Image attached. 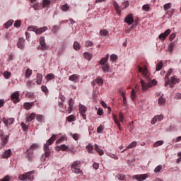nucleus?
I'll return each mask as SVG.
<instances>
[{"instance_id":"f257e3e1","label":"nucleus","mask_w":181,"mask_h":181,"mask_svg":"<svg viewBox=\"0 0 181 181\" xmlns=\"http://www.w3.org/2000/svg\"><path fill=\"white\" fill-rule=\"evenodd\" d=\"M57 135L53 134L52 137L47 140V144L44 145V151H45V155L46 158H49L50 156V154L52 153L50 152V148H49V145H52L54 141H56Z\"/></svg>"},{"instance_id":"f03ea898","label":"nucleus","mask_w":181,"mask_h":181,"mask_svg":"<svg viewBox=\"0 0 181 181\" xmlns=\"http://www.w3.org/2000/svg\"><path fill=\"white\" fill-rule=\"evenodd\" d=\"M80 168H81V161L76 160L71 164V170L76 175H83V170Z\"/></svg>"},{"instance_id":"7ed1b4c3","label":"nucleus","mask_w":181,"mask_h":181,"mask_svg":"<svg viewBox=\"0 0 181 181\" xmlns=\"http://www.w3.org/2000/svg\"><path fill=\"white\" fill-rule=\"evenodd\" d=\"M113 6L117 15L119 16L121 15V9L122 11H123V9H126V8H128V6H129V2L128 1H126L122 3V6H119V5H118V3H117V1H114Z\"/></svg>"},{"instance_id":"20e7f679","label":"nucleus","mask_w":181,"mask_h":181,"mask_svg":"<svg viewBox=\"0 0 181 181\" xmlns=\"http://www.w3.org/2000/svg\"><path fill=\"white\" fill-rule=\"evenodd\" d=\"M36 149H39V145L36 143H34L30 146V149H27L25 152V158L30 159L33 155V151H36Z\"/></svg>"},{"instance_id":"39448f33","label":"nucleus","mask_w":181,"mask_h":181,"mask_svg":"<svg viewBox=\"0 0 181 181\" xmlns=\"http://www.w3.org/2000/svg\"><path fill=\"white\" fill-rule=\"evenodd\" d=\"M35 174V171H29L24 174H21L18 176V179L20 180H26L28 179V180H33V175Z\"/></svg>"},{"instance_id":"423d86ee","label":"nucleus","mask_w":181,"mask_h":181,"mask_svg":"<svg viewBox=\"0 0 181 181\" xmlns=\"http://www.w3.org/2000/svg\"><path fill=\"white\" fill-rule=\"evenodd\" d=\"M0 139H1V144H0V149H2L6 144H8V141L9 139V136L5 135L3 130H0Z\"/></svg>"},{"instance_id":"0eeeda50","label":"nucleus","mask_w":181,"mask_h":181,"mask_svg":"<svg viewBox=\"0 0 181 181\" xmlns=\"http://www.w3.org/2000/svg\"><path fill=\"white\" fill-rule=\"evenodd\" d=\"M113 119L115 124H117V127L119 128V131H121L122 128L121 127V123H119V122H124V115H119V119H118V116L113 115Z\"/></svg>"},{"instance_id":"6e6552de","label":"nucleus","mask_w":181,"mask_h":181,"mask_svg":"<svg viewBox=\"0 0 181 181\" xmlns=\"http://www.w3.org/2000/svg\"><path fill=\"white\" fill-rule=\"evenodd\" d=\"M39 42L40 45L37 47V50H46L47 49V45H46L45 36L40 37Z\"/></svg>"},{"instance_id":"1a4fd4ad","label":"nucleus","mask_w":181,"mask_h":181,"mask_svg":"<svg viewBox=\"0 0 181 181\" xmlns=\"http://www.w3.org/2000/svg\"><path fill=\"white\" fill-rule=\"evenodd\" d=\"M139 73H141L145 78L149 79V71H148V68L146 66H144L143 68L140 66H138Z\"/></svg>"},{"instance_id":"9d476101","label":"nucleus","mask_w":181,"mask_h":181,"mask_svg":"<svg viewBox=\"0 0 181 181\" xmlns=\"http://www.w3.org/2000/svg\"><path fill=\"white\" fill-rule=\"evenodd\" d=\"M148 177V174H140V175H134L132 176V179L136 180L137 181H144L146 180Z\"/></svg>"},{"instance_id":"9b49d317","label":"nucleus","mask_w":181,"mask_h":181,"mask_svg":"<svg viewBox=\"0 0 181 181\" xmlns=\"http://www.w3.org/2000/svg\"><path fill=\"white\" fill-rule=\"evenodd\" d=\"M19 95L20 94L18 91H16L11 94V98L13 103H14V104H18V103H19Z\"/></svg>"},{"instance_id":"f8f14e48","label":"nucleus","mask_w":181,"mask_h":181,"mask_svg":"<svg viewBox=\"0 0 181 181\" xmlns=\"http://www.w3.org/2000/svg\"><path fill=\"white\" fill-rule=\"evenodd\" d=\"M172 73H173V69H170L165 76V87H167V86H169V84H170V79H169V77H170V74H172Z\"/></svg>"},{"instance_id":"ddd939ff","label":"nucleus","mask_w":181,"mask_h":181,"mask_svg":"<svg viewBox=\"0 0 181 181\" xmlns=\"http://www.w3.org/2000/svg\"><path fill=\"white\" fill-rule=\"evenodd\" d=\"M177 83H180V79L176 78V76H172L169 83L170 88H173L175 84H177Z\"/></svg>"},{"instance_id":"4468645a","label":"nucleus","mask_w":181,"mask_h":181,"mask_svg":"<svg viewBox=\"0 0 181 181\" xmlns=\"http://www.w3.org/2000/svg\"><path fill=\"white\" fill-rule=\"evenodd\" d=\"M17 47L21 50H23L25 49V39L23 37H20L17 42Z\"/></svg>"},{"instance_id":"2eb2a0df","label":"nucleus","mask_w":181,"mask_h":181,"mask_svg":"<svg viewBox=\"0 0 181 181\" xmlns=\"http://www.w3.org/2000/svg\"><path fill=\"white\" fill-rule=\"evenodd\" d=\"M124 22L127 23V25H132L134 23V15L132 13H129L124 18Z\"/></svg>"},{"instance_id":"dca6fc26","label":"nucleus","mask_w":181,"mask_h":181,"mask_svg":"<svg viewBox=\"0 0 181 181\" xmlns=\"http://www.w3.org/2000/svg\"><path fill=\"white\" fill-rule=\"evenodd\" d=\"M69 107L67 108L66 112L68 114H71V112L73 111V107H74V100H73V98H71L68 101Z\"/></svg>"},{"instance_id":"f3484780","label":"nucleus","mask_w":181,"mask_h":181,"mask_svg":"<svg viewBox=\"0 0 181 181\" xmlns=\"http://www.w3.org/2000/svg\"><path fill=\"white\" fill-rule=\"evenodd\" d=\"M170 32H171L170 29H168L163 33H161L158 36V39H160V40H165V39H166V37L170 35Z\"/></svg>"},{"instance_id":"a211bd4d","label":"nucleus","mask_w":181,"mask_h":181,"mask_svg":"<svg viewBox=\"0 0 181 181\" xmlns=\"http://www.w3.org/2000/svg\"><path fill=\"white\" fill-rule=\"evenodd\" d=\"M2 121L4 124L6 125V127H8V125H12L13 124V122H15V119L14 118L6 119L4 117Z\"/></svg>"},{"instance_id":"6ab92c4d","label":"nucleus","mask_w":181,"mask_h":181,"mask_svg":"<svg viewBox=\"0 0 181 181\" xmlns=\"http://www.w3.org/2000/svg\"><path fill=\"white\" fill-rule=\"evenodd\" d=\"M162 119H163V115H158L152 119L151 124L154 125V124H156L157 121H162Z\"/></svg>"},{"instance_id":"aec40b11","label":"nucleus","mask_w":181,"mask_h":181,"mask_svg":"<svg viewBox=\"0 0 181 181\" xmlns=\"http://www.w3.org/2000/svg\"><path fill=\"white\" fill-rule=\"evenodd\" d=\"M47 30V26H44L35 30V35H42V33L46 32Z\"/></svg>"},{"instance_id":"412c9836","label":"nucleus","mask_w":181,"mask_h":181,"mask_svg":"<svg viewBox=\"0 0 181 181\" xmlns=\"http://www.w3.org/2000/svg\"><path fill=\"white\" fill-rule=\"evenodd\" d=\"M108 59H110V54H107L105 56V57H103V58H102V59L100 60L99 64H100V66H104V65L107 64V62H108Z\"/></svg>"},{"instance_id":"4be33fe9","label":"nucleus","mask_w":181,"mask_h":181,"mask_svg":"<svg viewBox=\"0 0 181 181\" xmlns=\"http://www.w3.org/2000/svg\"><path fill=\"white\" fill-rule=\"evenodd\" d=\"M11 155H12V151L8 149L4 151V154L1 156V158L2 159H8V158H11Z\"/></svg>"},{"instance_id":"5701e85b","label":"nucleus","mask_w":181,"mask_h":181,"mask_svg":"<svg viewBox=\"0 0 181 181\" xmlns=\"http://www.w3.org/2000/svg\"><path fill=\"white\" fill-rule=\"evenodd\" d=\"M86 149L87 150L88 153H94L93 151H94V146L93 144L90 143L86 146Z\"/></svg>"},{"instance_id":"b1692460","label":"nucleus","mask_w":181,"mask_h":181,"mask_svg":"<svg viewBox=\"0 0 181 181\" xmlns=\"http://www.w3.org/2000/svg\"><path fill=\"white\" fill-rule=\"evenodd\" d=\"M95 151L98 153V155H100V156H103V155H104V151H103V149L100 148V146H98V144H95Z\"/></svg>"},{"instance_id":"393cba45","label":"nucleus","mask_w":181,"mask_h":181,"mask_svg":"<svg viewBox=\"0 0 181 181\" xmlns=\"http://www.w3.org/2000/svg\"><path fill=\"white\" fill-rule=\"evenodd\" d=\"M42 80H43V76L41 74L37 73L36 77V83L38 86L42 84Z\"/></svg>"},{"instance_id":"a878e982","label":"nucleus","mask_w":181,"mask_h":181,"mask_svg":"<svg viewBox=\"0 0 181 181\" xmlns=\"http://www.w3.org/2000/svg\"><path fill=\"white\" fill-rule=\"evenodd\" d=\"M101 69L103 73H110V64H105V65H102Z\"/></svg>"},{"instance_id":"bb28decb","label":"nucleus","mask_w":181,"mask_h":181,"mask_svg":"<svg viewBox=\"0 0 181 181\" xmlns=\"http://www.w3.org/2000/svg\"><path fill=\"white\" fill-rule=\"evenodd\" d=\"M141 85L142 91H146L148 88H149V86H148V84L146 85V83H145L144 80L141 79Z\"/></svg>"},{"instance_id":"cd10ccee","label":"nucleus","mask_w":181,"mask_h":181,"mask_svg":"<svg viewBox=\"0 0 181 181\" xmlns=\"http://www.w3.org/2000/svg\"><path fill=\"white\" fill-rule=\"evenodd\" d=\"M33 105H35V103L32 102V103H25L23 107L25 110H30V108H32V107H33Z\"/></svg>"},{"instance_id":"c85d7f7f","label":"nucleus","mask_w":181,"mask_h":181,"mask_svg":"<svg viewBox=\"0 0 181 181\" xmlns=\"http://www.w3.org/2000/svg\"><path fill=\"white\" fill-rule=\"evenodd\" d=\"M130 98L132 101H134V100H136V90L135 89H132V92L130 93Z\"/></svg>"},{"instance_id":"c756f323","label":"nucleus","mask_w":181,"mask_h":181,"mask_svg":"<svg viewBox=\"0 0 181 181\" xmlns=\"http://www.w3.org/2000/svg\"><path fill=\"white\" fill-rule=\"evenodd\" d=\"M73 47H74V50H76V52H78V50H80V49H81V45H80L78 42L75 41L74 42Z\"/></svg>"},{"instance_id":"7c9ffc66","label":"nucleus","mask_w":181,"mask_h":181,"mask_svg":"<svg viewBox=\"0 0 181 181\" xmlns=\"http://www.w3.org/2000/svg\"><path fill=\"white\" fill-rule=\"evenodd\" d=\"M78 107L81 114H84L87 111V107L84 105L79 104Z\"/></svg>"},{"instance_id":"2f4dec72","label":"nucleus","mask_w":181,"mask_h":181,"mask_svg":"<svg viewBox=\"0 0 181 181\" xmlns=\"http://www.w3.org/2000/svg\"><path fill=\"white\" fill-rule=\"evenodd\" d=\"M83 57H85V59H86V60H88V62H90V60H91V59H93V54L86 52H84Z\"/></svg>"},{"instance_id":"473e14b6","label":"nucleus","mask_w":181,"mask_h":181,"mask_svg":"<svg viewBox=\"0 0 181 181\" xmlns=\"http://www.w3.org/2000/svg\"><path fill=\"white\" fill-rule=\"evenodd\" d=\"M95 81L97 83V84H98V86H103V84H104V81L100 76H98Z\"/></svg>"},{"instance_id":"72a5a7b5","label":"nucleus","mask_w":181,"mask_h":181,"mask_svg":"<svg viewBox=\"0 0 181 181\" xmlns=\"http://www.w3.org/2000/svg\"><path fill=\"white\" fill-rule=\"evenodd\" d=\"M30 76H32V69L28 68L26 69V71L25 74V78H30Z\"/></svg>"},{"instance_id":"f704fd0d","label":"nucleus","mask_w":181,"mask_h":181,"mask_svg":"<svg viewBox=\"0 0 181 181\" xmlns=\"http://www.w3.org/2000/svg\"><path fill=\"white\" fill-rule=\"evenodd\" d=\"M164 8V11L165 12H168V11H169V9H170L172 8V3H167L163 6Z\"/></svg>"},{"instance_id":"c9c22d12","label":"nucleus","mask_w":181,"mask_h":181,"mask_svg":"<svg viewBox=\"0 0 181 181\" xmlns=\"http://www.w3.org/2000/svg\"><path fill=\"white\" fill-rule=\"evenodd\" d=\"M163 144H164L163 140H159V141H156V142L153 145V148H158V146H160L163 145Z\"/></svg>"},{"instance_id":"e433bc0d","label":"nucleus","mask_w":181,"mask_h":181,"mask_svg":"<svg viewBox=\"0 0 181 181\" xmlns=\"http://www.w3.org/2000/svg\"><path fill=\"white\" fill-rule=\"evenodd\" d=\"M13 25V20H9L5 23V28L6 29H9L11 28V25Z\"/></svg>"},{"instance_id":"4c0bfd02","label":"nucleus","mask_w":181,"mask_h":181,"mask_svg":"<svg viewBox=\"0 0 181 181\" xmlns=\"http://www.w3.org/2000/svg\"><path fill=\"white\" fill-rule=\"evenodd\" d=\"M77 78H78V75L77 74H73L69 77V80H70V81H76Z\"/></svg>"},{"instance_id":"58836bf2","label":"nucleus","mask_w":181,"mask_h":181,"mask_svg":"<svg viewBox=\"0 0 181 181\" xmlns=\"http://www.w3.org/2000/svg\"><path fill=\"white\" fill-rule=\"evenodd\" d=\"M61 9L63 11V12H67V11L70 9V7L69 6V4H65L61 6Z\"/></svg>"},{"instance_id":"ea45409f","label":"nucleus","mask_w":181,"mask_h":181,"mask_svg":"<svg viewBox=\"0 0 181 181\" xmlns=\"http://www.w3.org/2000/svg\"><path fill=\"white\" fill-rule=\"evenodd\" d=\"M162 67H163V62H162V61H160L156 65V71H160V70H162Z\"/></svg>"},{"instance_id":"a19ab883","label":"nucleus","mask_w":181,"mask_h":181,"mask_svg":"<svg viewBox=\"0 0 181 181\" xmlns=\"http://www.w3.org/2000/svg\"><path fill=\"white\" fill-rule=\"evenodd\" d=\"M174 13H175V8H172L170 11H167V12H165V15H168V18L173 16Z\"/></svg>"},{"instance_id":"79ce46f5","label":"nucleus","mask_w":181,"mask_h":181,"mask_svg":"<svg viewBox=\"0 0 181 181\" xmlns=\"http://www.w3.org/2000/svg\"><path fill=\"white\" fill-rule=\"evenodd\" d=\"M165 103H166V100L163 97H160L158 99V105H165Z\"/></svg>"},{"instance_id":"37998d69","label":"nucleus","mask_w":181,"mask_h":181,"mask_svg":"<svg viewBox=\"0 0 181 181\" xmlns=\"http://www.w3.org/2000/svg\"><path fill=\"white\" fill-rule=\"evenodd\" d=\"M136 145H138V142L133 141L127 147V149H132V148H135Z\"/></svg>"},{"instance_id":"c03bdc74","label":"nucleus","mask_w":181,"mask_h":181,"mask_svg":"<svg viewBox=\"0 0 181 181\" xmlns=\"http://www.w3.org/2000/svg\"><path fill=\"white\" fill-rule=\"evenodd\" d=\"M68 122H74V121H76V116L74 115H71L67 117Z\"/></svg>"},{"instance_id":"a18cd8bd","label":"nucleus","mask_w":181,"mask_h":181,"mask_svg":"<svg viewBox=\"0 0 181 181\" xmlns=\"http://www.w3.org/2000/svg\"><path fill=\"white\" fill-rule=\"evenodd\" d=\"M156 84H158V81L153 79L148 83V87H153V86H156Z\"/></svg>"},{"instance_id":"49530a36","label":"nucleus","mask_w":181,"mask_h":181,"mask_svg":"<svg viewBox=\"0 0 181 181\" xmlns=\"http://www.w3.org/2000/svg\"><path fill=\"white\" fill-rule=\"evenodd\" d=\"M45 78H47V81H50V80H53V78H54V74H48L45 76Z\"/></svg>"},{"instance_id":"de8ad7c7","label":"nucleus","mask_w":181,"mask_h":181,"mask_svg":"<svg viewBox=\"0 0 181 181\" xmlns=\"http://www.w3.org/2000/svg\"><path fill=\"white\" fill-rule=\"evenodd\" d=\"M108 33H110V32H108V30H107L105 29L101 30L100 31V36H107L108 35Z\"/></svg>"},{"instance_id":"09e8293b","label":"nucleus","mask_w":181,"mask_h":181,"mask_svg":"<svg viewBox=\"0 0 181 181\" xmlns=\"http://www.w3.org/2000/svg\"><path fill=\"white\" fill-rule=\"evenodd\" d=\"M50 5V0H43L42 1V6L43 8H47Z\"/></svg>"},{"instance_id":"8fccbe9b","label":"nucleus","mask_w":181,"mask_h":181,"mask_svg":"<svg viewBox=\"0 0 181 181\" xmlns=\"http://www.w3.org/2000/svg\"><path fill=\"white\" fill-rule=\"evenodd\" d=\"M35 114H30L28 117H27V122H30V121H33L35 119Z\"/></svg>"},{"instance_id":"3c124183","label":"nucleus","mask_w":181,"mask_h":181,"mask_svg":"<svg viewBox=\"0 0 181 181\" xmlns=\"http://www.w3.org/2000/svg\"><path fill=\"white\" fill-rule=\"evenodd\" d=\"M21 125V127L23 128V131L24 132H26V131H28V129H29V126H28V124H26L25 123L22 122Z\"/></svg>"},{"instance_id":"603ef678","label":"nucleus","mask_w":181,"mask_h":181,"mask_svg":"<svg viewBox=\"0 0 181 181\" xmlns=\"http://www.w3.org/2000/svg\"><path fill=\"white\" fill-rule=\"evenodd\" d=\"M61 151H63L64 152L66 151H70V148H69V146H66L65 144H62L60 146Z\"/></svg>"},{"instance_id":"864d4df0","label":"nucleus","mask_w":181,"mask_h":181,"mask_svg":"<svg viewBox=\"0 0 181 181\" xmlns=\"http://www.w3.org/2000/svg\"><path fill=\"white\" fill-rule=\"evenodd\" d=\"M37 27L36 26H33V25H30L28 28V30L30 31V32H35L36 33V29H37Z\"/></svg>"},{"instance_id":"5fc2aeb1","label":"nucleus","mask_w":181,"mask_h":181,"mask_svg":"<svg viewBox=\"0 0 181 181\" xmlns=\"http://www.w3.org/2000/svg\"><path fill=\"white\" fill-rule=\"evenodd\" d=\"M59 107L60 108V111L61 112H66L64 111V103H63V102H59Z\"/></svg>"},{"instance_id":"6e6d98bb","label":"nucleus","mask_w":181,"mask_h":181,"mask_svg":"<svg viewBox=\"0 0 181 181\" xmlns=\"http://www.w3.org/2000/svg\"><path fill=\"white\" fill-rule=\"evenodd\" d=\"M103 131H104V126L100 124L98 128H97V133L98 134H103Z\"/></svg>"},{"instance_id":"4d7b16f0","label":"nucleus","mask_w":181,"mask_h":181,"mask_svg":"<svg viewBox=\"0 0 181 181\" xmlns=\"http://www.w3.org/2000/svg\"><path fill=\"white\" fill-rule=\"evenodd\" d=\"M162 170V165H158L157 167L154 169V173H158V172H160Z\"/></svg>"},{"instance_id":"13d9d810","label":"nucleus","mask_w":181,"mask_h":181,"mask_svg":"<svg viewBox=\"0 0 181 181\" xmlns=\"http://www.w3.org/2000/svg\"><path fill=\"white\" fill-rule=\"evenodd\" d=\"M110 60L111 62H117V60H118V56H117L115 54H112L110 56Z\"/></svg>"},{"instance_id":"bf43d9fd","label":"nucleus","mask_w":181,"mask_h":181,"mask_svg":"<svg viewBox=\"0 0 181 181\" xmlns=\"http://www.w3.org/2000/svg\"><path fill=\"white\" fill-rule=\"evenodd\" d=\"M143 11H145V12H148L149 9H151V6H149V4H144L142 6Z\"/></svg>"},{"instance_id":"052dcab7","label":"nucleus","mask_w":181,"mask_h":181,"mask_svg":"<svg viewBox=\"0 0 181 181\" xmlns=\"http://www.w3.org/2000/svg\"><path fill=\"white\" fill-rule=\"evenodd\" d=\"M11 75H12V74H11V72H9V71H5V72L4 73V77L6 80H8V78H9Z\"/></svg>"},{"instance_id":"680f3d73","label":"nucleus","mask_w":181,"mask_h":181,"mask_svg":"<svg viewBox=\"0 0 181 181\" xmlns=\"http://www.w3.org/2000/svg\"><path fill=\"white\" fill-rule=\"evenodd\" d=\"M117 177L119 180H124V179H125V175L119 173L117 174Z\"/></svg>"},{"instance_id":"e2e57ef3","label":"nucleus","mask_w":181,"mask_h":181,"mask_svg":"<svg viewBox=\"0 0 181 181\" xmlns=\"http://www.w3.org/2000/svg\"><path fill=\"white\" fill-rule=\"evenodd\" d=\"M175 42H171L168 47L169 52H173V49H175Z\"/></svg>"},{"instance_id":"0e129e2a","label":"nucleus","mask_w":181,"mask_h":181,"mask_svg":"<svg viewBox=\"0 0 181 181\" xmlns=\"http://www.w3.org/2000/svg\"><path fill=\"white\" fill-rule=\"evenodd\" d=\"M71 136H72V138H74V141H78V138H79V135L77 133L75 134H71Z\"/></svg>"},{"instance_id":"69168bd1","label":"nucleus","mask_w":181,"mask_h":181,"mask_svg":"<svg viewBox=\"0 0 181 181\" xmlns=\"http://www.w3.org/2000/svg\"><path fill=\"white\" fill-rule=\"evenodd\" d=\"M85 46H86V47H90L93 46V42L90 40L86 41Z\"/></svg>"},{"instance_id":"338daca9","label":"nucleus","mask_w":181,"mask_h":181,"mask_svg":"<svg viewBox=\"0 0 181 181\" xmlns=\"http://www.w3.org/2000/svg\"><path fill=\"white\" fill-rule=\"evenodd\" d=\"M36 118L38 122H42V121H43V115H37Z\"/></svg>"},{"instance_id":"774afa93","label":"nucleus","mask_w":181,"mask_h":181,"mask_svg":"<svg viewBox=\"0 0 181 181\" xmlns=\"http://www.w3.org/2000/svg\"><path fill=\"white\" fill-rule=\"evenodd\" d=\"M11 177L9 175H6L3 179H0V181H9Z\"/></svg>"}]
</instances>
